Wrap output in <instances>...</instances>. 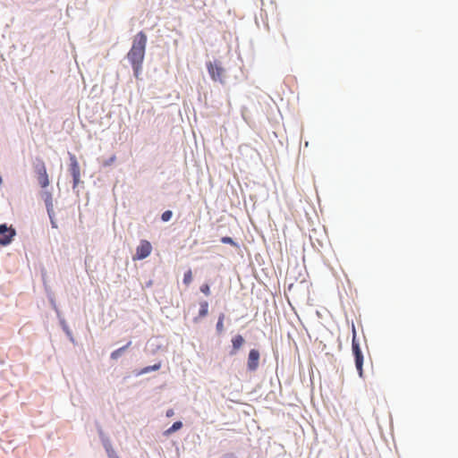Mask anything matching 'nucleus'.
Here are the masks:
<instances>
[{"label": "nucleus", "instance_id": "0eeeda50", "mask_svg": "<svg viewBox=\"0 0 458 458\" xmlns=\"http://www.w3.org/2000/svg\"><path fill=\"white\" fill-rule=\"evenodd\" d=\"M69 172L72 177L73 188H75L80 182L81 169L77 158L73 155L70 157Z\"/></svg>", "mask_w": 458, "mask_h": 458}, {"label": "nucleus", "instance_id": "4468645a", "mask_svg": "<svg viewBox=\"0 0 458 458\" xmlns=\"http://www.w3.org/2000/svg\"><path fill=\"white\" fill-rule=\"evenodd\" d=\"M161 368V363H157L153 366H148L141 369L140 374H146L153 370H158Z\"/></svg>", "mask_w": 458, "mask_h": 458}, {"label": "nucleus", "instance_id": "9d476101", "mask_svg": "<svg viewBox=\"0 0 458 458\" xmlns=\"http://www.w3.org/2000/svg\"><path fill=\"white\" fill-rule=\"evenodd\" d=\"M244 344V339L241 335H237L232 339V344H233V352L235 353Z\"/></svg>", "mask_w": 458, "mask_h": 458}, {"label": "nucleus", "instance_id": "7ed1b4c3", "mask_svg": "<svg viewBox=\"0 0 458 458\" xmlns=\"http://www.w3.org/2000/svg\"><path fill=\"white\" fill-rule=\"evenodd\" d=\"M207 69L214 81L225 83V70L217 61L207 63Z\"/></svg>", "mask_w": 458, "mask_h": 458}, {"label": "nucleus", "instance_id": "412c9836", "mask_svg": "<svg viewBox=\"0 0 458 458\" xmlns=\"http://www.w3.org/2000/svg\"><path fill=\"white\" fill-rule=\"evenodd\" d=\"M47 211L49 213V216H51V215H50V208L49 207H47Z\"/></svg>", "mask_w": 458, "mask_h": 458}, {"label": "nucleus", "instance_id": "6e6552de", "mask_svg": "<svg viewBox=\"0 0 458 458\" xmlns=\"http://www.w3.org/2000/svg\"><path fill=\"white\" fill-rule=\"evenodd\" d=\"M259 352L256 349H252L249 352L247 366L251 371H254L259 367Z\"/></svg>", "mask_w": 458, "mask_h": 458}, {"label": "nucleus", "instance_id": "4be33fe9", "mask_svg": "<svg viewBox=\"0 0 458 458\" xmlns=\"http://www.w3.org/2000/svg\"><path fill=\"white\" fill-rule=\"evenodd\" d=\"M3 182V180H2V177L0 176V185L2 184Z\"/></svg>", "mask_w": 458, "mask_h": 458}, {"label": "nucleus", "instance_id": "ddd939ff", "mask_svg": "<svg viewBox=\"0 0 458 458\" xmlns=\"http://www.w3.org/2000/svg\"><path fill=\"white\" fill-rule=\"evenodd\" d=\"M131 342H129L126 345L114 351L112 353H111V358L114 359V360H116L118 357L121 356V354L131 345Z\"/></svg>", "mask_w": 458, "mask_h": 458}, {"label": "nucleus", "instance_id": "f8f14e48", "mask_svg": "<svg viewBox=\"0 0 458 458\" xmlns=\"http://www.w3.org/2000/svg\"><path fill=\"white\" fill-rule=\"evenodd\" d=\"M182 423L181 421H175L168 429L165 431V435L169 436L172 433L181 429Z\"/></svg>", "mask_w": 458, "mask_h": 458}, {"label": "nucleus", "instance_id": "6ab92c4d", "mask_svg": "<svg viewBox=\"0 0 458 458\" xmlns=\"http://www.w3.org/2000/svg\"><path fill=\"white\" fill-rule=\"evenodd\" d=\"M174 411L173 409H169V410L166 411V416L167 417H172V416H174Z\"/></svg>", "mask_w": 458, "mask_h": 458}, {"label": "nucleus", "instance_id": "aec40b11", "mask_svg": "<svg viewBox=\"0 0 458 458\" xmlns=\"http://www.w3.org/2000/svg\"><path fill=\"white\" fill-rule=\"evenodd\" d=\"M109 456H110L111 458H119L117 455H115V454H109Z\"/></svg>", "mask_w": 458, "mask_h": 458}, {"label": "nucleus", "instance_id": "2eb2a0df", "mask_svg": "<svg viewBox=\"0 0 458 458\" xmlns=\"http://www.w3.org/2000/svg\"><path fill=\"white\" fill-rule=\"evenodd\" d=\"M192 281V273H191V270L189 269L188 271H186L184 273V276H183V283L186 284V285H189Z\"/></svg>", "mask_w": 458, "mask_h": 458}, {"label": "nucleus", "instance_id": "423d86ee", "mask_svg": "<svg viewBox=\"0 0 458 458\" xmlns=\"http://www.w3.org/2000/svg\"><path fill=\"white\" fill-rule=\"evenodd\" d=\"M152 250L150 242L147 240L140 241L139 246L136 249V254L133 259H143L149 256Z\"/></svg>", "mask_w": 458, "mask_h": 458}, {"label": "nucleus", "instance_id": "9b49d317", "mask_svg": "<svg viewBox=\"0 0 458 458\" xmlns=\"http://www.w3.org/2000/svg\"><path fill=\"white\" fill-rule=\"evenodd\" d=\"M225 315L224 313H221L218 317V320L216 326V332L218 334H222L225 330L224 327V320H225Z\"/></svg>", "mask_w": 458, "mask_h": 458}, {"label": "nucleus", "instance_id": "dca6fc26", "mask_svg": "<svg viewBox=\"0 0 458 458\" xmlns=\"http://www.w3.org/2000/svg\"><path fill=\"white\" fill-rule=\"evenodd\" d=\"M171 217H172V211H170V210H166V211H165V212L162 214V216H161V218H162V220H163L164 222H167V221H169V220L171 219Z\"/></svg>", "mask_w": 458, "mask_h": 458}, {"label": "nucleus", "instance_id": "f3484780", "mask_svg": "<svg viewBox=\"0 0 458 458\" xmlns=\"http://www.w3.org/2000/svg\"><path fill=\"white\" fill-rule=\"evenodd\" d=\"M200 291L203 293L206 296H208L210 294V287L208 284H204L200 286Z\"/></svg>", "mask_w": 458, "mask_h": 458}, {"label": "nucleus", "instance_id": "20e7f679", "mask_svg": "<svg viewBox=\"0 0 458 458\" xmlns=\"http://www.w3.org/2000/svg\"><path fill=\"white\" fill-rule=\"evenodd\" d=\"M37 180L42 188H46L49 184V178L47 173V168L42 159H37L34 165Z\"/></svg>", "mask_w": 458, "mask_h": 458}, {"label": "nucleus", "instance_id": "a211bd4d", "mask_svg": "<svg viewBox=\"0 0 458 458\" xmlns=\"http://www.w3.org/2000/svg\"><path fill=\"white\" fill-rule=\"evenodd\" d=\"M221 242H222L223 243H229V244H233V239H232L231 237H228V236L223 237V238L221 239Z\"/></svg>", "mask_w": 458, "mask_h": 458}, {"label": "nucleus", "instance_id": "39448f33", "mask_svg": "<svg viewBox=\"0 0 458 458\" xmlns=\"http://www.w3.org/2000/svg\"><path fill=\"white\" fill-rule=\"evenodd\" d=\"M15 234L16 232L13 227H8L5 224L0 225V245H9Z\"/></svg>", "mask_w": 458, "mask_h": 458}, {"label": "nucleus", "instance_id": "1a4fd4ad", "mask_svg": "<svg viewBox=\"0 0 458 458\" xmlns=\"http://www.w3.org/2000/svg\"><path fill=\"white\" fill-rule=\"evenodd\" d=\"M208 313V302L207 301H202L199 302V317L194 318V321L197 322L199 318H205Z\"/></svg>", "mask_w": 458, "mask_h": 458}, {"label": "nucleus", "instance_id": "f03ea898", "mask_svg": "<svg viewBox=\"0 0 458 458\" xmlns=\"http://www.w3.org/2000/svg\"><path fill=\"white\" fill-rule=\"evenodd\" d=\"M352 354L354 356V361H355V367L357 369L358 374L360 377H363V353L361 352V349L360 347L359 343L356 339V330L355 327L352 324Z\"/></svg>", "mask_w": 458, "mask_h": 458}, {"label": "nucleus", "instance_id": "f257e3e1", "mask_svg": "<svg viewBox=\"0 0 458 458\" xmlns=\"http://www.w3.org/2000/svg\"><path fill=\"white\" fill-rule=\"evenodd\" d=\"M147 45V35L143 31L137 33L133 38L132 46L127 54V58L131 63L135 77H139L141 72L142 63L145 57Z\"/></svg>", "mask_w": 458, "mask_h": 458}]
</instances>
